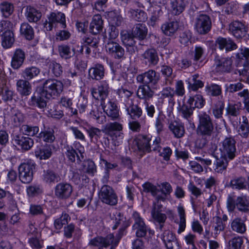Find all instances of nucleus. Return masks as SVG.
Listing matches in <instances>:
<instances>
[{"instance_id": "10", "label": "nucleus", "mask_w": 249, "mask_h": 249, "mask_svg": "<svg viewBox=\"0 0 249 249\" xmlns=\"http://www.w3.org/2000/svg\"><path fill=\"white\" fill-rule=\"evenodd\" d=\"M177 110L179 115L186 120V125L189 129H194L195 125L193 122L192 115L194 109L191 106L188 107L184 103L181 104L180 101H178Z\"/></svg>"}, {"instance_id": "14", "label": "nucleus", "mask_w": 249, "mask_h": 249, "mask_svg": "<svg viewBox=\"0 0 249 249\" xmlns=\"http://www.w3.org/2000/svg\"><path fill=\"white\" fill-rule=\"evenodd\" d=\"M153 222L156 226H159L161 230L167 219L166 214L162 213L160 205L155 204L151 213Z\"/></svg>"}, {"instance_id": "8", "label": "nucleus", "mask_w": 249, "mask_h": 249, "mask_svg": "<svg viewBox=\"0 0 249 249\" xmlns=\"http://www.w3.org/2000/svg\"><path fill=\"white\" fill-rule=\"evenodd\" d=\"M211 20L210 17L205 14L198 15L195 20L194 29L199 34H207L211 28Z\"/></svg>"}, {"instance_id": "60", "label": "nucleus", "mask_w": 249, "mask_h": 249, "mask_svg": "<svg viewBox=\"0 0 249 249\" xmlns=\"http://www.w3.org/2000/svg\"><path fill=\"white\" fill-rule=\"evenodd\" d=\"M39 137L44 142H53L55 139L53 131L50 130L41 131L39 134Z\"/></svg>"}, {"instance_id": "21", "label": "nucleus", "mask_w": 249, "mask_h": 249, "mask_svg": "<svg viewBox=\"0 0 249 249\" xmlns=\"http://www.w3.org/2000/svg\"><path fill=\"white\" fill-rule=\"evenodd\" d=\"M125 109L127 114L132 119L139 118L142 113V109L137 106L134 105L132 100H128L125 103Z\"/></svg>"}, {"instance_id": "15", "label": "nucleus", "mask_w": 249, "mask_h": 249, "mask_svg": "<svg viewBox=\"0 0 249 249\" xmlns=\"http://www.w3.org/2000/svg\"><path fill=\"white\" fill-rule=\"evenodd\" d=\"M232 60L230 58L216 57L213 71L218 73L229 72L232 69Z\"/></svg>"}, {"instance_id": "56", "label": "nucleus", "mask_w": 249, "mask_h": 249, "mask_svg": "<svg viewBox=\"0 0 249 249\" xmlns=\"http://www.w3.org/2000/svg\"><path fill=\"white\" fill-rule=\"evenodd\" d=\"M231 186L233 188L241 189L247 187V182L244 178H240L233 179L231 181Z\"/></svg>"}, {"instance_id": "18", "label": "nucleus", "mask_w": 249, "mask_h": 249, "mask_svg": "<svg viewBox=\"0 0 249 249\" xmlns=\"http://www.w3.org/2000/svg\"><path fill=\"white\" fill-rule=\"evenodd\" d=\"M162 3L161 1H154L149 3L147 11L151 15L150 20L151 25H153L158 18L162 15Z\"/></svg>"}, {"instance_id": "5", "label": "nucleus", "mask_w": 249, "mask_h": 249, "mask_svg": "<svg viewBox=\"0 0 249 249\" xmlns=\"http://www.w3.org/2000/svg\"><path fill=\"white\" fill-rule=\"evenodd\" d=\"M220 155L221 158L232 160L235 157V142L231 138H227L222 142L220 147Z\"/></svg>"}, {"instance_id": "53", "label": "nucleus", "mask_w": 249, "mask_h": 249, "mask_svg": "<svg viewBox=\"0 0 249 249\" xmlns=\"http://www.w3.org/2000/svg\"><path fill=\"white\" fill-rule=\"evenodd\" d=\"M161 72L164 76L166 84H171L174 76H173V70L168 66H163L161 69Z\"/></svg>"}, {"instance_id": "61", "label": "nucleus", "mask_w": 249, "mask_h": 249, "mask_svg": "<svg viewBox=\"0 0 249 249\" xmlns=\"http://www.w3.org/2000/svg\"><path fill=\"white\" fill-rule=\"evenodd\" d=\"M43 180L47 182L57 181V177L55 173L51 170L44 171L43 175Z\"/></svg>"}, {"instance_id": "4", "label": "nucleus", "mask_w": 249, "mask_h": 249, "mask_svg": "<svg viewBox=\"0 0 249 249\" xmlns=\"http://www.w3.org/2000/svg\"><path fill=\"white\" fill-rule=\"evenodd\" d=\"M227 207L229 211L232 212L236 207L240 211H249V201L247 196H241L234 199L229 196L227 201Z\"/></svg>"}, {"instance_id": "62", "label": "nucleus", "mask_w": 249, "mask_h": 249, "mask_svg": "<svg viewBox=\"0 0 249 249\" xmlns=\"http://www.w3.org/2000/svg\"><path fill=\"white\" fill-rule=\"evenodd\" d=\"M175 94L174 90L170 87L164 88L158 94V96L160 98L163 99L166 98L173 97Z\"/></svg>"}, {"instance_id": "55", "label": "nucleus", "mask_w": 249, "mask_h": 249, "mask_svg": "<svg viewBox=\"0 0 249 249\" xmlns=\"http://www.w3.org/2000/svg\"><path fill=\"white\" fill-rule=\"evenodd\" d=\"M20 130L25 135L33 136L39 132V128L37 126H32L28 125H23Z\"/></svg>"}, {"instance_id": "22", "label": "nucleus", "mask_w": 249, "mask_h": 249, "mask_svg": "<svg viewBox=\"0 0 249 249\" xmlns=\"http://www.w3.org/2000/svg\"><path fill=\"white\" fill-rule=\"evenodd\" d=\"M103 21L101 15H94L92 18L89 25V32L92 34L97 35L103 30Z\"/></svg>"}, {"instance_id": "46", "label": "nucleus", "mask_w": 249, "mask_h": 249, "mask_svg": "<svg viewBox=\"0 0 249 249\" xmlns=\"http://www.w3.org/2000/svg\"><path fill=\"white\" fill-rule=\"evenodd\" d=\"M123 128V125L118 122L109 123L105 125L104 132L107 135H111L115 132L122 131Z\"/></svg>"}, {"instance_id": "19", "label": "nucleus", "mask_w": 249, "mask_h": 249, "mask_svg": "<svg viewBox=\"0 0 249 249\" xmlns=\"http://www.w3.org/2000/svg\"><path fill=\"white\" fill-rule=\"evenodd\" d=\"M72 191V187L69 183H60L55 187V195L60 198L66 199L71 196Z\"/></svg>"}, {"instance_id": "17", "label": "nucleus", "mask_w": 249, "mask_h": 249, "mask_svg": "<svg viewBox=\"0 0 249 249\" xmlns=\"http://www.w3.org/2000/svg\"><path fill=\"white\" fill-rule=\"evenodd\" d=\"M151 140V137L149 135H139L135 138L133 143L139 151L148 152L151 150L149 143Z\"/></svg>"}, {"instance_id": "63", "label": "nucleus", "mask_w": 249, "mask_h": 249, "mask_svg": "<svg viewBox=\"0 0 249 249\" xmlns=\"http://www.w3.org/2000/svg\"><path fill=\"white\" fill-rule=\"evenodd\" d=\"M117 93L120 98L124 99V104L126 102L128 101V100H130L129 98L132 94V92L131 91L124 88L118 89Z\"/></svg>"}, {"instance_id": "6", "label": "nucleus", "mask_w": 249, "mask_h": 249, "mask_svg": "<svg viewBox=\"0 0 249 249\" xmlns=\"http://www.w3.org/2000/svg\"><path fill=\"white\" fill-rule=\"evenodd\" d=\"M198 117L199 124L197 128V133L202 135H211L213 127L210 116L206 113L201 112Z\"/></svg>"}, {"instance_id": "42", "label": "nucleus", "mask_w": 249, "mask_h": 249, "mask_svg": "<svg viewBox=\"0 0 249 249\" xmlns=\"http://www.w3.org/2000/svg\"><path fill=\"white\" fill-rule=\"evenodd\" d=\"M150 86L146 84L140 86L137 92L138 97L143 99L152 97L153 95V91L151 89Z\"/></svg>"}, {"instance_id": "57", "label": "nucleus", "mask_w": 249, "mask_h": 249, "mask_svg": "<svg viewBox=\"0 0 249 249\" xmlns=\"http://www.w3.org/2000/svg\"><path fill=\"white\" fill-rule=\"evenodd\" d=\"M0 9L3 16L7 18L12 14L14 11V6L11 3L4 2L1 4Z\"/></svg>"}, {"instance_id": "38", "label": "nucleus", "mask_w": 249, "mask_h": 249, "mask_svg": "<svg viewBox=\"0 0 249 249\" xmlns=\"http://www.w3.org/2000/svg\"><path fill=\"white\" fill-rule=\"evenodd\" d=\"M198 78V74H194L186 80L189 89L196 91L203 87L204 83Z\"/></svg>"}, {"instance_id": "50", "label": "nucleus", "mask_w": 249, "mask_h": 249, "mask_svg": "<svg viewBox=\"0 0 249 249\" xmlns=\"http://www.w3.org/2000/svg\"><path fill=\"white\" fill-rule=\"evenodd\" d=\"M20 33L28 40H31L34 36V31L32 27L27 23L21 24Z\"/></svg>"}, {"instance_id": "27", "label": "nucleus", "mask_w": 249, "mask_h": 249, "mask_svg": "<svg viewBox=\"0 0 249 249\" xmlns=\"http://www.w3.org/2000/svg\"><path fill=\"white\" fill-rule=\"evenodd\" d=\"M216 43L221 50L225 49L228 52L237 48L236 45L230 38L219 37L216 39Z\"/></svg>"}, {"instance_id": "45", "label": "nucleus", "mask_w": 249, "mask_h": 249, "mask_svg": "<svg viewBox=\"0 0 249 249\" xmlns=\"http://www.w3.org/2000/svg\"><path fill=\"white\" fill-rule=\"evenodd\" d=\"M169 128L177 138H181L184 134V125L182 123L173 122L169 125Z\"/></svg>"}, {"instance_id": "20", "label": "nucleus", "mask_w": 249, "mask_h": 249, "mask_svg": "<svg viewBox=\"0 0 249 249\" xmlns=\"http://www.w3.org/2000/svg\"><path fill=\"white\" fill-rule=\"evenodd\" d=\"M108 91V85L105 81L102 82L98 88H94L91 89V94L96 99H105L107 97Z\"/></svg>"}, {"instance_id": "48", "label": "nucleus", "mask_w": 249, "mask_h": 249, "mask_svg": "<svg viewBox=\"0 0 249 249\" xmlns=\"http://www.w3.org/2000/svg\"><path fill=\"white\" fill-rule=\"evenodd\" d=\"M75 48H72L71 50L70 47L67 45H62L58 47L60 55L65 59H68L73 56L75 53Z\"/></svg>"}, {"instance_id": "64", "label": "nucleus", "mask_w": 249, "mask_h": 249, "mask_svg": "<svg viewBox=\"0 0 249 249\" xmlns=\"http://www.w3.org/2000/svg\"><path fill=\"white\" fill-rule=\"evenodd\" d=\"M224 107V103L219 102L213 109V114L215 118H220L222 117Z\"/></svg>"}, {"instance_id": "44", "label": "nucleus", "mask_w": 249, "mask_h": 249, "mask_svg": "<svg viewBox=\"0 0 249 249\" xmlns=\"http://www.w3.org/2000/svg\"><path fill=\"white\" fill-rule=\"evenodd\" d=\"M177 210L179 216V228L178 232L180 234L185 231L186 228L185 213L184 208L181 204L178 206Z\"/></svg>"}, {"instance_id": "9", "label": "nucleus", "mask_w": 249, "mask_h": 249, "mask_svg": "<svg viewBox=\"0 0 249 249\" xmlns=\"http://www.w3.org/2000/svg\"><path fill=\"white\" fill-rule=\"evenodd\" d=\"M133 216L135 219L133 227L137 229L136 234L138 237H143L146 234L147 232L149 237L154 235V231L145 225L143 219L141 217L139 213L135 212Z\"/></svg>"}, {"instance_id": "39", "label": "nucleus", "mask_w": 249, "mask_h": 249, "mask_svg": "<svg viewBox=\"0 0 249 249\" xmlns=\"http://www.w3.org/2000/svg\"><path fill=\"white\" fill-rule=\"evenodd\" d=\"M187 103L194 109L195 108H202L205 105V102L202 95L196 94L189 97Z\"/></svg>"}, {"instance_id": "1", "label": "nucleus", "mask_w": 249, "mask_h": 249, "mask_svg": "<svg viewBox=\"0 0 249 249\" xmlns=\"http://www.w3.org/2000/svg\"><path fill=\"white\" fill-rule=\"evenodd\" d=\"M63 89V84L59 80L48 79L43 84V90H36L31 97L30 105L36 106L40 109L47 106V99L59 96Z\"/></svg>"}, {"instance_id": "23", "label": "nucleus", "mask_w": 249, "mask_h": 249, "mask_svg": "<svg viewBox=\"0 0 249 249\" xmlns=\"http://www.w3.org/2000/svg\"><path fill=\"white\" fill-rule=\"evenodd\" d=\"M103 108L107 115L112 119H116L119 117V109L114 101H108Z\"/></svg>"}, {"instance_id": "32", "label": "nucleus", "mask_w": 249, "mask_h": 249, "mask_svg": "<svg viewBox=\"0 0 249 249\" xmlns=\"http://www.w3.org/2000/svg\"><path fill=\"white\" fill-rule=\"evenodd\" d=\"M236 56L239 61H243L241 62L243 67L242 69H249V48L244 47L239 49Z\"/></svg>"}, {"instance_id": "33", "label": "nucleus", "mask_w": 249, "mask_h": 249, "mask_svg": "<svg viewBox=\"0 0 249 249\" xmlns=\"http://www.w3.org/2000/svg\"><path fill=\"white\" fill-rule=\"evenodd\" d=\"M105 69L101 64H96L89 70V75L92 79L100 80L104 76Z\"/></svg>"}, {"instance_id": "47", "label": "nucleus", "mask_w": 249, "mask_h": 249, "mask_svg": "<svg viewBox=\"0 0 249 249\" xmlns=\"http://www.w3.org/2000/svg\"><path fill=\"white\" fill-rule=\"evenodd\" d=\"M40 73L39 69L32 66L26 68L22 73V76L26 80H30L37 76Z\"/></svg>"}, {"instance_id": "12", "label": "nucleus", "mask_w": 249, "mask_h": 249, "mask_svg": "<svg viewBox=\"0 0 249 249\" xmlns=\"http://www.w3.org/2000/svg\"><path fill=\"white\" fill-rule=\"evenodd\" d=\"M119 240L115 239L112 234H108L106 237L98 236L91 239L89 242L90 245L98 247L99 249L107 248L109 245L113 244L114 246L117 245Z\"/></svg>"}, {"instance_id": "26", "label": "nucleus", "mask_w": 249, "mask_h": 249, "mask_svg": "<svg viewBox=\"0 0 249 249\" xmlns=\"http://www.w3.org/2000/svg\"><path fill=\"white\" fill-rule=\"evenodd\" d=\"M13 141L16 144L20 146L25 150L30 149L34 144V142L32 139L22 136H16Z\"/></svg>"}, {"instance_id": "58", "label": "nucleus", "mask_w": 249, "mask_h": 249, "mask_svg": "<svg viewBox=\"0 0 249 249\" xmlns=\"http://www.w3.org/2000/svg\"><path fill=\"white\" fill-rule=\"evenodd\" d=\"M115 145H119L123 142L124 138V134L121 131L115 132L111 135H108Z\"/></svg>"}, {"instance_id": "40", "label": "nucleus", "mask_w": 249, "mask_h": 249, "mask_svg": "<svg viewBox=\"0 0 249 249\" xmlns=\"http://www.w3.org/2000/svg\"><path fill=\"white\" fill-rule=\"evenodd\" d=\"M127 15L130 18L139 22H145L147 19L146 13L139 9H130L127 12Z\"/></svg>"}, {"instance_id": "41", "label": "nucleus", "mask_w": 249, "mask_h": 249, "mask_svg": "<svg viewBox=\"0 0 249 249\" xmlns=\"http://www.w3.org/2000/svg\"><path fill=\"white\" fill-rule=\"evenodd\" d=\"M229 160L226 158H221L220 155H217L216 161L214 162V170L217 173H222L226 169Z\"/></svg>"}, {"instance_id": "49", "label": "nucleus", "mask_w": 249, "mask_h": 249, "mask_svg": "<svg viewBox=\"0 0 249 249\" xmlns=\"http://www.w3.org/2000/svg\"><path fill=\"white\" fill-rule=\"evenodd\" d=\"M90 115L91 117L96 120L99 123L101 124L105 122L106 117L102 115V112L99 110V107L96 105L92 106Z\"/></svg>"}, {"instance_id": "28", "label": "nucleus", "mask_w": 249, "mask_h": 249, "mask_svg": "<svg viewBox=\"0 0 249 249\" xmlns=\"http://www.w3.org/2000/svg\"><path fill=\"white\" fill-rule=\"evenodd\" d=\"M142 57L144 63L149 65H155L159 61L157 53L154 49L146 51L142 54Z\"/></svg>"}, {"instance_id": "36", "label": "nucleus", "mask_w": 249, "mask_h": 249, "mask_svg": "<svg viewBox=\"0 0 249 249\" xmlns=\"http://www.w3.org/2000/svg\"><path fill=\"white\" fill-rule=\"evenodd\" d=\"M25 15L28 20L31 22H36L41 17V13L31 6L26 7Z\"/></svg>"}, {"instance_id": "3", "label": "nucleus", "mask_w": 249, "mask_h": 249, "mask_svg": "<svg viewBox=\"0 0 249 249\" xmlns=\"http://www.w3.org/2000/svg\"><path fill=\"white\" fill-rule=\"evenodd\" d=\"M35 162L31 160L21 163L18 167L19 178L24 183H30L33 179Z\"/></svg>"}, {"instance_id": "52", "label": "nucleus", "mask_w": 249, "mask_h": 249, "mask_svg": "<svg viewBox=\"0 0 249 249\" xmlns=\"http://www.w3.org/2000/svg\"><path fill=\"white\" fill-rule=\"evenodd\" d=\"M231 227L234 231L240 233H244L246 230L245 224L239 218H236L232 221Z\"/></svg>"}, {"instance_id": "34", "label": "nucleus", "mask_w": 249, "mask_h": 249, "mask_svg": "<svg viewBox=\"0 0 249 249\" xmlns=\"http://www.w3.org/2000/svg\"><path fill=\"white\" fill-rule=\"evenodd\" d=\"M15 42V36L13 31H6L1 36V45L5 49L11 48Z\"/></svg>"}, {"instance_id": "24", "label": "nucleus", "mask_w": 249, "mask_h": 249, "mask_svg": "<svg viewBox=\"0 0 249 249\" xmlns=\"http://www.w3.org/2000/svg\"><path fill=\"white\" fill-rule=\"evenodd\" d=\"M187 2L185 0H172L170 11L173 15H179L185 10Z\"/></svg>"}, {"instance_id": "11", "label": "nucleus", "mask_w": 249, "mask_h": 249, "mask_svg": "<svg viewBox=\"0 0 249 249\" xmlns=\"http://www.w3.org/2000/svg\"><path fill=\"white\" fill-rule=\"evenodd\" d=\"M99 196L103 203L108 205H115L118 202V197L115 191L108 185H104L101 188Z\"/></svg>"}, {"instance_id": "37", "label": "nucleus", "mask_w": 249, "mask_h": 249, "mask_svg": "<svg viewBox=\"0 0 249 249\" xmlns=\"http://www.w3.org/2000/svg\"><path fill=\"white\" fill-rule=\"evenodd\" d=\"M161 238L167 249H173V243L176 241V238L172 231H165L161 235Z\"/></svg>"}, {"instance_id": "54", "label": "nucleus", "mask_w": 249, "mask_h": 249, "mask_svg": "<svg viewBox=\"0 0 249 249\" xmlns=\"http://www.w3.org/2000/svg\"><path fill=\"white\" fill-rule=\"evenodd\" d=\"M14 92L12 90L6 86L0 88V96L5 102L11 101L13 99Z\"/></svg>"}, {"instance_id": "43", "label": "nucleus", "mask_w": 249, "mask_h": 249, "mask_svg": "<svg viewBox=\"0 0 249 249\" xmlns=\"http://www.w3.org/2000/svg\"><path fill=\"white\" fill-rule=\"evenodd\" d=\"M147 28L145 24H137L133 31V36L140 40L143 39L147 36Z\"/></svg>"}, {"instance_id": "25", "label": "nucleus", "mask_w": 249, "mask_h": 249, "mask_svg": "<svg viewBox=\"0 0 249 249\" xmlns=\"http://www.w3.org/2000/svg\"><path fill=\"white\" fill-rule=\"evenodd\" d=\"M52 154L51 148L47 145L36 146L35 150V157L40 160H46L49 159Z\"/></svg>"}, {"instance_id": "13", "label": "nucleus", "mask_w": 249, "mask_h": 249, "mask_svg": "<svg viewBox=\"0 0 249 249\" xmlns=\"http://www.w3.org/2000/svg\"><path fill=\"white\" fill-rule=\"evenodd\" d=\"M160 80V75L155 71L149 70L147 71L139 74L137 77L138 82L148 85L154 88Z\"/></svg>"}, {"instance_id": "7", "label": "nucleus", "mask_w": 249, "mask_h": 249, "mask_svg": "<svg viewBox=\"0 0 249 249\" xmlns=\"http://www.w3.org/2000/svg\"><path fill=\"white\" fill-rule=\"evenodd\" d=\"M57 24H59L62 28L66 27L65 15L60 12H53L48 15L47 20L44 27L47 30L51 31L53 27H55Z\"/></svg>"}, {"instance_id": "2", "label": "nucleus", "mask_w": 249, "mask_h": 249, "mask_svg": "<svg viewBox=\"0 0 249 249\" xmlns=\"http://www.w3.org/2000/svg\"><path fill=\"white\" fill-rule=\"evenodd\" d=\"M144 191L150 192L158 200H164L167 196L172 192L171 185L168 182H164L160 186V190L158 189L155 185L149 182H146L142 185Z\"/></svg>"}, {"instance_id": "30", "label": "nucleus", "mask_w": 249, "mask_h": 249, "mask_svg": "<svg viewBox=\"0 0 249 249\" xmlns=\"http://www.w3.org/2000/svg\"><path fill=\"white\" fill-rule=\"evenodd\" d=\"M25 59V53L20 49H17L11 61V66L14 69H18L22 65Z\"/></svg>"}, {"instance_id": "35", "label": "nucleus", "mask_w": 249, "mask_h": 249, "mask_svg": "<svg viewBox=\"0 0 249 249\" xmlns=\"http://www.w3.org/2000/svg\"><path fill=\"white\" fill-rule=\"evenodd\" d=\"M17 89L22 96H27L31 93V86L28 81L25 80L20 79L17 81Z\"/></svg>"}, {"instance_id": "51", "label": "nucleus", "mask_w": 249, "mask_h": 249, "mask_svg": "<svg viewBox=\"0 0 249 249\" xmlns=\"http://www.w3.org/2000/svg\"><path fill=\"white\" fill-rule=\"evenodd\" d=\"M238 134L242 137L246 138L249 133V125L248 120L245 116L242 117V122L240 124L238 130Z\"/></svg>"}, {"instance_id": "16", "label": "nucleus", "mask_w": 249, "mask_h": 249, "mask_svg": "<svg viewBox=\"0 0 249 249\" xmlns=\"http://www.w3.org/2000/svg\"><path fill=\"white\" fill-rule=\"evenodd\" d=\"M105 48L107 53L114 58H120L124 55V49L115 41H109Z\"/></svg>"}, {"instance_id": "29", "label": "nucleus", "mask_w": 249, "mask_h": 249, "mask_svg": "<svg viewBox=\"0 0 249 249\" xmlns=\"http://www.w3.org/2000/svg\"><path fill=\"white\" fill-rule=\"evenodd\" d=\"M178 29V23L177 21H169L164 23L161 26L162 33L167 36H172Z\"/></svg>"}, {"instance_id": "31", "label": "nucleus", "mask_w": 249, "mask_h": 249, "mask_svg": "<svg viewBox=\"0 0 249 249\" xmlns=\"http://www.w3.org/2000/svg\"><path fill=\"white\" fill-rule=\"evenodd\" d=\"M229 30L236 38L241 37L245 32L244 25L238 21H234L229 25Z\"/></svg>"}, {"instance_id": "59", "label": "nucleus", "mask_w": 249, "mask_h": 249, "mask_svg": "<svg viewBox=\"0 0 249 249\" xmlns=\"http://www.w3.org/2000/svg\"><path fill=\"white\" fill-rule=\"evenodd\" d=\"M83 166L85 171L92 176L96 172V167L92 160H88L84 161Z\"/></svg>"}]
</instances>
